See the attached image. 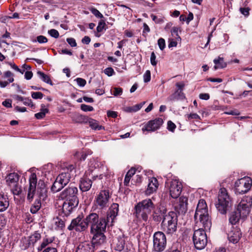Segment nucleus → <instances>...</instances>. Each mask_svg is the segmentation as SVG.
<instances>
[{"label": "nucleus", "instance_id": "obj_13", "mask_svg": "<svg viewBox=\"0 0 252 252\" xmlns=\"http://www.w3.org/2000/svg\"><path fill=\"white\" fill-rule=\"evenodd\" d=\"M252 205V198L251 197L247 196L241 200L236 210L242 215V219L247 217L249 215Z\"/></svg>", "mask_w": 252, "mask_h": 252}, {"label": "nucleus", "instance_id": "obj_21", "mask_svg": "<svg viewBox=\"0 0 252 252\" xmlns=\"http://www.w3.org/2000/svg\"><path fill=\"white\" fill-rule=\"evenodd\" d=\"M158 182L157 178L152 177L149 179V183L147 188L145 191V194L147 196L150 195L156 192L158 187Z\"/></svg>", "mask_w": 252, "mask_h": 252}, {"label": "nucleus", "instance_id": "obj_26", "mask_svg": "<svg viewBox=\"0 0 252 252\" xmlns=\"http://www.w3.org/2000/svg\"><path fill=\"white\" fill-rule=\"evenodd\" d=\"M20 178V175L15 172L9 173L5 177L6 182L7 185L11 187L12 185L17 184Z\"/></svg>", "mask_w": 252, "mask_h": 252}, {"label": "nucleus", "instance_id": "obj_44", "mask_svg": "<svg viewBox=\"0 0 252 252\" xmlns=\"http://www.w3.org/2000/svg\"><path fill=\"white\" fill-rule=\"evenodd\" d=\"M37 74H38L39 78L44 82L49 84L51 85H53V83H52V81H51L50 76L46 74H45L44 72H41L40 71H38L37 72Z\"/></svg>", "mask_w": 252, "mask_h": 252}, {"label": "nucleus", "instance_id": "obj_19", "mask_svg": "<svg viewBox=\"0 0 252 252\" xmlns=\"http://www.w3.org/2000/svg\"><path fill=\"white\" fill-rule=\"evenodd\" d=\"M109 223L105 217H101L97 223L91 226L90 233L105 232L106 226L109 225Z\"/></svg>", "mask_w": 252, "mask_h": 252}, {"label": "nucleus", "instance_id": "obj_27", "mask_svg": "<svg viewBox=\"0 0 252 252\" xmlns=\"http://www.w3.org/2000/svg\"><path fill=\"white\" fill-rule=\"evenodd\" d=\"M85 219L87 224V228L89 225L91 228V226H93L100 220L98 215L95 213H90Z\"/></svg>", "mask_w": 252, "mask_h": 252}, {"label": "nucleus", "instance_id": "obj_52", "mask_svg": "<svg viewBox=\"0 0 252 252\" xmlns=\"http://www.w3.org/2000/svg\"><path fill=\"white\" fill-rule=\"evenodd\" d=\"M176 127V126L174 123L171 121H168L167 128L169 131L173 132L175 131Z\"/></svg>", "mask_w": 252, "mask_h": 252}, {"label": "nucleus", "instance_id": "obj_49", "mask_svg": "<svg viewBox=\"0 0 252 252\" xmlns=\"http://www.w3.org/2000/svg\"><path fill=\"white\" fill-rule=\"evenodd\" d=\"M35 41H37L40 44L45 43L48 42V39L45 36L41 35L36 37V39Z\"/></svg>", "mask_w": 252, "mask_h": 252}, {"label": "nucleus", "instance_id": "obj_64", "mask_svg": "<svg viewBox=\"0 0 252 252\" xmlns=\"http://www.w3.org/2000/svg\"><path fill=\"white\" fill-rule=\"evenodd\" d=\"M42 252H58V251L56 248L48 247L44 249Z\"/></svg>", "mask_w": 252, "mask_h": 252}, {"label": "nucleus", "instance_id": "obj_17", "mask_svg": "<svg viewBox=\"0 0 252 252\" xmlns=\"http://www.w3.org/2000/svg\"><path fill=\"white\" fill-rule=\"evenodd\" d=\"M182 184L177 180H172L170 182L169 192L173 198H177L182 191Z\"/></svg>", "mask_w": 252, "mask_h": 252}, {"label": "nucleus", "instance_id": "obj_20", "mask_svg": "<svg viewBox=\"0 0 252 252\" xmlns=\"http://www.w3.org/2000/svg\"><path fill=\"white\" fill-rule=\"evenodd\" d=\"M119 205L118 203H114L110 207L107 212L106 219L112 225L116 217L117 216L119 211Z\"/></svg>", "mask_w": 252, "mask_h": 252}, {"label": "nucleus", "instance_id": "obj_31", "mask_svg": "<svg viewBox=\"0 0 252 252\" xmlns=\"http://www.w3.org/2000/svg\"><path fill=\"white\" fill-rule=\"evenodd\" d=\"M168 100L174 101L175 100H183L186 99L185 94L182 91H175L174 93L168 97Z\"/></svg>", "mask_w": 252, "mask_h": 252}, {"label": "nucleus", "instance_id": "obj_47", "mask_svg": "<svg viewBox=\"0 0 252 252\" xmlns=\"http://www.w3.org/2000/svg\"><path fill=\"white\" fill-rule=\"evenodd\" d=\"M13 188L11 189V191L14 195H19L22 192V189L17 184L12 185Z\"/></svg>", "mask_w": 252, "mask_h": 252}, {"label": "nucleus", "instance_id": "obj_42", "mask_svg": "<svg viewBox=\"0 0 252 252\" xmlns=\"http://www.w3.org/2000/svg\"><path fill=\"white\" fill-rule=\"evenodd\" d=\"M60 182L58 181V179L56 178L55 181H54L51 188V190L53 192H57L61 190L64 187H65L64 185Z\"/></svg>", "mask_w": 252, "mask_h": 252}, {"label": "nucleus", "instance_id": "obj_46", "mask_svg": "<svg viewBox=\"0 0 252 252\" xmlns=\"http://www.w3.org/2000/svg\"><path fill=\"white\" fill-rule=\"evenodd\" d=\"M103 30H106V24L104 20H100L98 24V26L96 27V31L97 32H102Z\"/></svg>", "mask_w": 252, "mask_h": 252}, {"label": "nucleus", "instance_id": "obj_43", "mask_svg": "<svg viewBox=\"0 0 252 252\" xmlns=\"http://www.w3.org/2000/svg\"><path fill=\"white\" fill-rule=\"evenodd\" d=\"M88 118L87 116L77 114L74 115L73 120L76 123H87Z\"/></svg>", "mask_w": 252, "mask_h": 252}, {"label": "nucleus", "instance_id": "obj_18", "mask_svg": "<svg viewBox=\"0 0 252 252\" xmlns=\"http://www.w3.org/2000/svg\"><path fill=\"white\" fill-rule=\"evenodd\" d=\"M78 203L65 201L63 205L62 211L59 213V216L66 217L70 215L73 209L77 207Z\"/></svg>", "mask_w": 252, "mask_h": 252}, {"label": "nucleus", "instance_id": "obj_24", "mask_svg": "<svg viewBox=\"0 0 252 252\" xmlns=\"http://www.w3.org/2000/svg\"><path fill=\"white\" fill-rule=\"evenodd\" d=\"M92 186V181L85 174L84 176L81 178L80 180L79 188L80 190L83 192L89 190Z\"/></svg>", "mask_w": 252, "mask_h": 252}, {"label": "nucleus", "instance_id": "obj_2", "mask_svg": "<svg viewBox=\"0 0 252 252\" xmlns=\"http://www.w3.org/2000/svg\"><path fill=\"white\" fill-rule=\"evenodd\" d=\"M194 218L197 222L199 220L205 229H210L212 222L208 214V207L205 200L201 199L199 200Z\"/></svg>", "mask_w": 252, "mask_h": 252}, {"label": "nucleus", "instance_id": "obj_56", "mask_svg": "<svg viewBox=\"0 0 252 252\" xmlns=\"http://www.w3.org/2000/svg\"><path fill=\"white\" fill-rule=\"evenodd\" d=\"M158 44L159 49L161 50H163L165 47V40L162 38H160L158 41Z\"/></svg>", "mask_w": 252, "mask_h": 252}, {"label": "nucleus", "instance_id": "obj_61", "mask_svg": "<svg viewBox=\"0 0 252 252\" xmlns=\"http://www.w3.org/2000/svg\"><path fill=\"white\" fill-rule=\"evenodd\" d=\"M75 80L77 84L80 87H84L86 84V81L84 79L77 78Z\"/></svg>", "mask_w": 252, "mask_h": 252}, {"label": "nucleus", "instance_id": "obj_22", "mask_svg": "<svg viewBox=\"0 0 252 252\" xmlns=\"http://www.w3.org/2000/svg\"><path fill=\"white\" fill-rule=\"evenodd\" d=\"M105 232H98L94 233H91L93 234L92 242H91L94 245H101L104 244L106 242V237L104 235Z\"/></svg>", "mask_w": 252, "mask_h": 252}, {"label": "nucleus", "instance_id": "obj_60", "mask_svg": "<svg viewBox=\"0 0 252 252\" xmlns=\"http://www.w3.org/2000/svg\"><path fill=\"white\" fill-rule=\"evenodd\" d=\"M66 41L72 47H74L77 46L76 40L74 38L70 37L66 39Z\"/></svg>", "mask_w": 252, "mask_h": 252}, {"label": "nucleus", "instance_id": "obj_30", "mask_svg": "<svg viewBox=\"0 0 252 252\" xmlns=\"http://www.w3.org/2000/svg\"><path fill=\"white\" fill-rule=\"evenodd\" d=\"M241 235L240 231L238 230H232L228 234V240L233 244H236L239 242Z\"/></svg>", "mask_w": 252, "mask_h": 252}, {"label": "nucleus", "instance_id": "obj_28", "mask_svg": "<svg viewBox=\"0 0 252 252\" xmlns=\"http://www.w3.org/2000/svg\"><path fill=\"white\" fill-rule=\"evenodd\" d=\"M9 206V200L7 195L0 193V212L5 211Z\"/></svg>", "mask_w": 252, "mask_h": 252}, {"label": "nucleus", "instance_id": "obj_8", "mask_svg": "<svg viewBox=\"0 0 252 252\" xmlns=\"http://www.w3.org/2000/svg\"><path fill=\"white\" fill-rule=\"evenodd\" d=\"M110 197L111 194L109 190H101L95 197L94 205L99 209H106L109 206Z\"/></svg>", "mask_w": 252, "mask_h": 252}, {"label": "nucleus", "instance_id": "obj_25", "mask_svg": "<svg viewBox=\"0 0 252 252\" xmlns=\"http://www.w3.org/2000/svg\"><path fill=\"white\" fill-rule=\"evenodd\" d=\"M176 209L179 214H185L188 209V198L182 196L179 198L178 205L176 206Z\"/></svg>", "mask_w": 252, "mask_h": 252}, {"label": "nucleus", "instance_id": "obj_7", "mask_svg": "<svg viewBox=\"0 0 252 252\" xmlns=\"http://www.w3.org/2000/svg\"><path fill=\"white\" fill-rule=\"evenodd\" d=\"M153 252H162L166 247L167 240L165 234L161 231L156 232L153 236Z\"/></svg>", "mask_w": 252, "mask_h": 252}, {"label": "nucleus", "instance_id": "obj_53", "mask_svg": "<svg viewBox=\"0 0 252 252\" xmlns=\"http://www.w3.org/2000/svg\"><path fill=\"white\" fill-rule=\"evenodd\" d=\"M180 30V28L177 27H174L171 30V32L172 36H175L176 38H181L180 36L178 35V31Z\"/></svg>", "mask_w": 252, "mask_h": 252}, {"label": "nucleus", "instance_id": "obj_38", "mask_svg": "<svg viewBox=\"0 0 252 252\" xmlns=\"http://www.w3.org/2000/svg\"><path fill=\"white\" fill-rule=\"evenodd\" d=\"M49 112V109L45 108L44 104L41 105L40 111L34 114V117L38 120H40L45 117L46 114Z\"/></svg>", "mask_w": 252, "mask_h": 252}, {"label": "nucleus", "instance_id": "obj_29", "mask_svg": "<svg viewBox=\"0 0 252 252\" xmlns=\"http://www.w3.org/2000/svg\"><path fill=\"white\" fill-rule=\"evenodd\" d=\"M126 244V237L124 235L120 236L117 238V241L114 243L113 248L118 252H121L124 250Z\"/></svg>", "mask_w": 252, "mask_h": 252}, {"label": "nucleus", "instance_id": "obj_54", "mask_svg": "<svg viewBox=\"0 0 252 252\" xmlns=\"http://www.w3.org/2000/svg\"><path fill=\"white\" fill-rule=\"evenodd\" d=\"M143 79L145 83H148L151 80V72L150 70L146 71L143 75Z\"/></svg>", "mask_w": 252, "mask_h": 252}, {"label": "nucleus", "instance_id": "obj_40", "mask_svg": "<svg viewBox=\"0 0 252 252\" xmlns=\"http://www.w3.org/2000/svg\"><path fill=\"white\" fill-rule=\"evenodd\" d=\"M95 170H91L89 169L88 171H86L85 174L90 179L92 180V181H94L96 179L98 178L99 179H102L103 178V175L100 174L99 176L97 174H96L95 173Z\"/></svg>", "mask_w": 252, "mask_h": 252}, {"label": "nucleus", "instance_id": "obj_14", "mask_svg": "<svg viewBox=\"0 0 252 252\" xmlns=\"http://www.w3.org/2000/svg\"><path fill=\"white\" fill-rule=\"evenodd\" d=\"M37 177L35 173H32L29 178V187L28 189L27 200L29 202H31L33 199L34 196L37 194Z\"/></svg>", "mask_w": 252, "mask_h": 252}, {"label": "nucleus", "instance_id": "obj_32", "mask_svg": "<svg viewBox=\"0 0 252 252\" xmlns=\"http://www.w3.org/2000/svg\"><path fill=\"white\" fill-rule=\"evenodd\" d=\"M240 218H242V216L236 209L229 214V223L232 225H235L239 221Z\"/></svg>", "mask_w": 252, "mask_h": 252}, {"label": "nucleus", "instance_id": "obj_50", "mask_svg": "<svg viewBox=\"0 0 252 252\" xmlns=\"http://www.w3.org/2000/svg\"><path fill=\"white\" fill-rule=\"evenodd\" d=\"M81 109L84 112L93 111L94 109L93 106L85 104H82L80 106Z\"/></svg>", "mask_w": 252, "mask_h": 252}, {"label": "nucleus", "instance_id": "obj_62", "mask_svg": "<svg viewBox=\"0 0 252 252\" xmlns=\"http://www.w3.org/2000/svg\"><path fill=\"white\" fill-rule=\"evenodd\" d=\"M156 56L155 53L153 52L151 55L150 61L151 64L153 66H156L157 64V62L156 61Z\"/></svg>", "mask_w": 252, "mask_h": 252}, {"label": "nucleus", "instance_id": "obj_37", "mask_svg": "<svg viewBox=\"0 0 252 252\" xmlns=\"http://www.w3.org/2000/svg\"><path fill=\"white\" fill-rule=\"evenodd\" d=\"M41 238V234L38 231H35L29 237V245L33 246Z\"/></svg>", "mask_w": 252, "mask_h": 252}, {"label": "nucleus", "instance_id": "obj_15", "mask_svg": "<svg viewBox=\"0 0 252 252\" xmlns=\"http://www.w3.org/2000/svg\"><path fill=\"white\" fill-rule=\"evenodd\" d=\"M152 211L153 220L157 223L161 222L168 215L167 208L163 205H159L157 207L155 205V208Z\"/></svg>", "mask_w": 252, "mask_h": 252}, {"label": "nucleus", "instance_id": "obj_57", "mask_svg": "<svg viewBox=\"0 0 252 252\" xmlns=\"http://www.w3.org/2000/svg\"><path fill=\"white\" fill-rule=\"evenodd\" d=\"M150 32V28L146 23H144L143 24V30L142 32V35L144 36L145 37H146L147 35V33L149 32Z\"/></svg>", "mask_w": 252, "mask_h": 252}, {"label": "nucleus", "instance_id": "obj_9", "mask_svg": "<svg viewBox=\"0 0 252 252\" xmlns=\"http://www.w3.org/2000/svg\"><path fill=\"white\" fill-rule=\"evenodd\" d=\"M78 188L70 184L69 186L63 189L60 194V198L62 200L79 203L78 197Z\"/></svg>", "mask_w": 252, "mask_h": 252}, {"label": "nucleus", "instance_id": "obj_1", "mask_svg": "<svg viewBox=\"0 0 252 252\" xmlns=\"http://www.w3.org/2000/svg\"><path fill=\"white\" fill-rule=\"evenodd\" d=\"M155 208V204L151 198H146L137 203L134 207L133 216L139 221L147 222L149 216Z\"/></svg>", "mask_w": 252, "mask_h": 252}, {"label": "nucleus", "instance_id": "obj_34", "mask_svg": "<svg viewBox=\"0 0 252 252\" xmlns=\"http://www.w3.org/2000/svg\"><path fill=\"white\" fill-rule=\"evenodd\" d=\"M54 240V237H48L45 236L42 239V242L41 243L40 246H39L37 248V251L38 252L41 251L43 249L46 248V247L52 244Z\"/></svg>", "mask_w": 252, "mask_h": 252}, {"label": "nucleus", "instance_id": "obj_39", "mask_svg": "<svg viewBox=\"0 0 252 252\" xmlns=\"http://www.w3.org/2000/svg\"><path fill=\"white\" fill-rule=\"evenodd\" d=\"M136 170L135 168L131 167L126 173L124 182V184L126 186L129 185V181L131 177L135 173Z\"/></svg>", "mask_w": 252, "mask_h": 252}, {"label": "nucleus", "instance_id": "obj_12", "mask_svg": "<svg viewBox=\"0 0 252 252\" xmlns=\"http://www.w3.org/2000/svg\"><path fill=\"white\" fill-rule=\"evenodd\" d=\"M62 168L64 171L60 173L57 178L64 186H66L70 181L71 178V172L74 169L73 165L65 163L62 165Z\"/></svg>", "mask_w": 252, "mask_h": 252}, {"label": "nucleus", "instance_id": "obj_59", "mask_svg": "<svg viewBox=\"0 0 252 252\" xmlns=\"http://www.w3.org/2000/svg\"><path fill=\"white\" fill-rule=\"evenodd\" d=\"M104 72L108 76H111L115 74L114 69L111 67L105 68L104 70Z\"/></svg>", "mask_w": 252, "mask_h": 252}, {"label": "nucleus", "instance_id": "obj_5", "mask_svg": "<svg viewBox=\"0 0 252 252\" xmlns=\"http://www.w3.org/2000/svg\"><path fill=\"white\" fill-rule=\"evenodd\" d=\"M37 195L38 198L35 200L30 209V212L32 214H36L40 210L41 206V200H44L47 197V188L42 180H39L38 182Z\"/></svg>", "mask_w": 252, "mask_h": 252}, {"label": "nucleus", "instance_id": "obj_63", "mask_svg": "<svg viewBox=\"0 0 252 252\" xmlns=\"http://www.w3.org/2000/svg\"><path fill=\"white\" fill-rule=\"evenodd\" d=\"M250 8L248 7H241L240 11L245 16H248L249 15Z\"/></svg>", "mask_w": 252, "mask_h": 252}, {"label": "nucleus", "instance_id": "obj_33", "mask_svg": "<svg viewBox=\"0 0 252 252\" xmlns=\"http://www.w3.org/2000/svg\"><path fill=\"white\" fill-rule=\"evenodd\" d=\"M3 77L4 78H8L7 81H0V87L1 88H5L9 83H12L14 81L13 77V73L10 71H7L4 73Z\"/></svg>", "mask_w": 252, "mask_h": 252}, {"label": "nucleus", "instance_id": "obj_36", "mask_svg": "<svg viewBox=\"0 0 252 252\" xmlns=\"http://www.w3.org/2000/svg\"><path fill=\"white\" fill-rule=\"evenodd\" d=\"M87 123L89 124L90 126L93 129L98 130L104 129V127L102 126L99 125L98 122L95 120H94L91 118H88V121H87Z\"/></svg>", "mask_w": 252, "mask_h": 252}, {"label": "nucleus", "instance_id": "obj_11", "mask_svg": "<svg viewBox=\"0 0 252 252\" xmlns=\"http://www.w3.org/2000/svg\"><path fill=\"white\" fill-rule=\"evenodd\" d=\"M252 180L250 177H245L238 179L235 183V190L236 193L243 194L247 192L251 188Z\"/></svg>", "mask_w": 252, "mask_h": 252}, {"label": "nucleus", "instance_id": "obj_41", "mask_svg": "<svg viewBox=\"0 0 252 252\" xmlns=\"http://www.w3.org/2000/svg\"><path fill=\"white\" fill-rule=\"evenodd\" d=\"M145 103V102L143 101L132 106L126 107L125 108V111L128 113L136 112L139 110Z\"/></svg>", "mask_w": 252, "mask_h": 252}, {"label": "nucleus", "instance_id": "obj_4", "mask_svg": "<svg viewBox=\"0 0 252 252\" xmlns=\"http://www.w3.org/2000/svg\"><path fill=\"white\" fill-rule=\"evenodd\" d=\"M231 200L224 188H220L218 196V201L215 203L217 210L221 214H226L228 209L231 206Z\"/></svg>", "mask_w": 252, "mask_h": 252}, {"label": "nucleus", "instance_id": "obj_55", "mask_svg": "<svg viewBox=\"0 0 252 252\" xmlns=\"http://www.w3.org/2000/svg\"><path fill=\"white\" fill-rule=\"evenodd\" d=\"M43 94L40 92H32V97L33 99H41L43 96Z\"/></svg>", "mask_w": 252, "mask_h": 252}, {"label": "nucleus", "instance_id": "obj_51", "mask_svg": "<svg viewBox=\"0 0 252 252\" xmlns=\"http://www.w3.org/2000/svg\"><path fill=\"white\" fill-rule=\"evenodd\" d=\"M48 34L52 37L57 38L59 36V32L55 29H51L48 31Z\"/></svg>", "mask_w": 252, "mask_h": 252}, {"label": "nucleus", "instance_id": "obj_6", "mask_svg": "<svg viewBox=\"0 0 252 252\" xmlns=\"http://www.w3.org/2000/svg\"><path fill=\"white\" fill-rule=\"evenodd\" d=\"M204 227L195 230L192 236V240L195 248L198 250L203 249L207 245V237Z\"/></svg>", "mask_w": 252, "mask_h": 252}, {"label": "nucleus", "instance_id": "obj_10", "mask_svg": "<svg viewBox=\"0 0 252 252\" xmlns=\"http://www.w3.org/2000/svg\"><path fill=\"white\" fill-rule=\"evenodd\" d=\"M69 231H75L78 232H83L87 230V224L83 214L79 215L76 218L73 219L70 224L67 227Z\"/></svg>", "mask_w": 252, "mask_h": 252}, {"label": "nucleus", "instance_id": "obj_16", "mask_svg": "<svg viewBox=\"0 0 252 252\" xmlns=\"http://www.w3.org/2000/svg\"><path fill=\"white\" fill-rule=\"evenodd\" d=\"M163 121L162 118H158L154 120L148 121L144 125L142 128V131L143 133L146 134L145 132H152L159 129L162 125Z\"/></svg>", "mask_w": 252, "mask_h": 252}, {"label": "nucleus", "instance_id": "obj_58", "mask_svg": "<svg viewBox=\"0 0 252 252\" xmlns=\"http://www.w3.org/2000/svg\"><path fill=\"white\" fill-rule=\"evenodd\" d=\"M23 104L25 105L30 106L31 108L34 107V105L33 104L32 100L31 99L28 98H25L24 100L23 101Z\"/></svg>", "mask_w": 252, "mask_h": 252}, {"label": "nucleus", "instance_id": "obj_3", "mask_svg": "<svg viewBox=\"0 0 252 252\" xmlns=\"http://www.w3.org/2000/svg\"><path fill=\"white\" fill-rule=\"evenodd\" d=\"M178 221L177 213L174 211L169 212L161 222V229L167 234H173L177 230Z\"/></svg>", "mask_w": 252, "mask_h": 252}, {"label": "nucleus", "instance_id": "obj_35", "mask_svg": "<svg viewBox=\"0 0 252 252\" xmlns=\"http://www.w3.org/2000/svg\"><path fill=\"white\" fill-rule=\"evenodd\" d=\"M215 65L214 66V70L218 69H221L226 67L227 63L224 61L222 57L219 56L217 58L215 59L213 61Z\"/></svg>", "mask_w": 252, "mask_h": 252}, {"label": "nucleus", "instance_id": "obj_45", "mask_svg": "<svg viewBox=\"0 0 252 252\" xmlns=\"http://www.w3.org/2000/svg\"><path fill=\"white\" fill-rule=\"evenodd\" d=\"M65 219L63 217H57L56 220V225L61 229H63L65 226Z\"/></svg>", "mask_w": 252, "mask_h": 252}, {"label": "nucleus", "instance_id": "obj_23", "mask_svg": "<svg viewBox=\"0 0 252 252\" xmlns=\"http://www.w3.org/2000/svg\"><path fill=\"white\" fill-rule=\"evenodd\" d=\"M94 246L89 241H85L79 244L75 252H94Z\"/></svg>", "mask_w": 252, "mask_h": 252}, {"label": "nucleus", "instance_id": "obj_48", "mask_svg": "<svg viewBox=\"0 0 252 252\" xmlns=\"http://www.w3.org/2000/svg\"><path fill=\"white\" fill-rule=\"evenodd\" d=\"M90 10L96 18L100 19L104 18L103 15L96 8L91 7Z\"/></svg>", "mask_w": 252, "mask_h": 252}]
</instances>
